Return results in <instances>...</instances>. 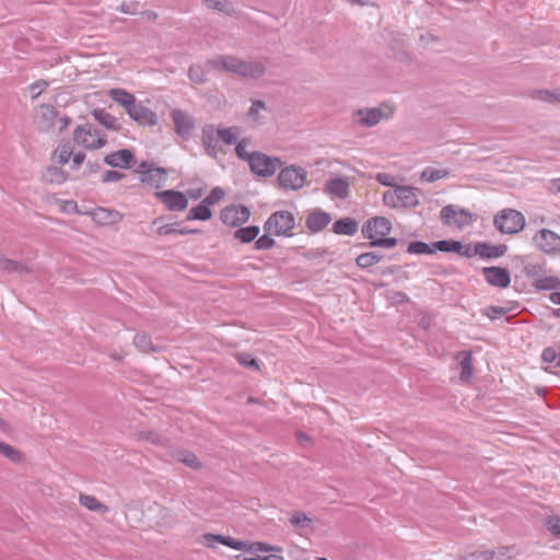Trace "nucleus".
Listing matches in <instances>:
<instances>
[{
    "mask_svg": "<svg viewBox=\"0 0 560 560\" xmlns=\"http://www.w3.org/2000/svg\"><path fill=\"white\" fill-rule=\"evenodd\" d=\"M383 201L388 207L398 208L399 199H398L397 187L393 191L392 190L385 191L383 194Z\"/></svg>",
    "mask_w": 560,
    "mask_h": 560,
    "instance_id": "obj_63",
    "label": "nucleus"
},
{
    "mask_svg": "<svg viewBox=\"0 0 560 560\" xmlns=\"http://www.w3.org/2000/svg\"><path fill=\"white\" fill-rule=\"evenodd\" d=\"M56 153H58V162L61 165L67 164L73 154V147L69 142L60 144L56 149Z\"/></svg>",
    "mask_w": 560,
    "mask_h": 560,
    "instance_id": "obj_51",
    "label": "nucleus"
},
{
    "mask_svg": "<svg viewBox=\"0 0 560 560\" xmlns=\"http://www.w3.org/2000/svg\"><path fill=\"white\" fill-rule=\"evenodd\" d=\"M218 137L225 143V144H233L237 140V133L235 131V128L229 127L223 129L217 130Z\"/></svg>",
    "mask_w": 560,
    "mask_h": 560,
    "instance_id": "obj_55",
    "label": "nucleus"
},
{
    "mask_svg": "<svg viewBox=\"0 0 560 560\" xmlns=\"http://www.w3.org/2000/svg\"><path fill=\"white\" fill-rule=\"evenodd\" d=\"M447 248L448 243H446L444 240L436 241L430 244L422 241H411L408 244L406 252L412 255H430L435 254L436 252H443L444 249Z\"/></svg>",
    "mask_w": 560,
    "mask_h": 560,
    "instance_id": "obj_14",
    "label": "nucleus"
},
{
    "mask_svg": "<svg viewBox=\"0 0 560 560\" xmlns=\"http://www.w3.org/2000/svg\"><path fill=\"white\" fill-rule=\"evenodd\" d=\"M282 166V161L276 156H269L262 152L255 151L252 161H249L250 171L261 177L272 176L278 167Z\"/></svg>",
    "mask_w": 560,
    "mask_h": 560,
    "instance_id": "obj_5",
    "label": "nucleus"
},
{
    "mask_svg": "<svg viewBox=\"0 0 560 560\" xmlns=\"http://www.w3.org/2000/svg\"><path fill=\"white\" fill-rule=\"evenodd\" d=\"M138 436L140 440L151 442L152 444H161L163 440L162 435L151 430L140 431Z\"/></svg>",
    "mask_w": 560,
    "mask_h": 560,
    "instance_id": "obj_61",
    "label": "nucleus"
},
{
    "mask_svg": "<svg viewBox=\"0 0 560 560\" xmlns=\"http://www.w3.org/2000/svg\"><path fill=\"white\" fill-rule=\"evenodd\" d=\"M532 96L549 103L560 102V92L557 91L535 90Z\"/></svg>",
    "mask_w": 560,
    "mask_h": 560,
    "instance_id": "obj_44",
    "label": "nucleus"
},
{
    "mask_svg": "<svg viewBox=\"0 0 560 560\" xmlns=\"http://www.w3.org/2000/svg\"><path fill=\"white\" fill-rule=\"evenodd\" d=\"M508 252L506 244L493 245L488 242L475 243V253L482 259L491 260L502 257Z\"/></svg>",
    "mask_w": 560,
    "mask_h": 560,
    "instance_id": "obj_18",
    "label": "nucleus"
},
{
    "mask_svg": "<svg viewBox=\"0 0 560 560\" xmlns=\"http://www.w3.org/2000/svg\"><path fill=\"white\" fill-rule=\"evenodd\" d=\"M92 218L100 225H110L121 221L122 214L116 210L97 208L92 212Z\"/></svg>",
    "mask_w": 560,
    "mask_h": 560,
    "instance_id": "obj_23",
    "label": "nucleus"
},
{
    "mask_svg": "<svg viewBox=\"0 0 560 560\" xmlns=\"http://www.w3.org/2000/svg\"><path fill=\"white\" fill-rule=\"evenodd\" d=\"M154 197L161 201L168 211H183L188 207V198L185 192L166 189L156 191Z\"/></svg>",
    "mask_w": 560,
    "mask_h": 560,
    "instance_id": "obj_10",
    "label": "nucleus"
},
{
    "mask_svg": "<svg viewBox=\"0 0 560 560\" xmlns=\"http://www.w3.org/2000/svg\"><path fill=\"white\" fill-rule=\"evenodd\" d=\"M399 207L415 208L419 205V188L412 186H397Z\"/></svg>",
    "mask_w": 560,
    "mask_h": 560,
    "instance_id": "obj_21",
    "label": "nucleus"
},
{
    "mask_svg": "<svg viewBox=\"0 0 560 560\" xmlns=\"http://www.w3.org/2000/svg\"><path fill=\"white\" fill-rule=\"evenodd\" d=\"M178 460L192 469H200L202 467V464L200 463L198 457L194 453L188 451L183 452L179 455Z\"/></svg>",
    "mask_w": 560,
    "mask_h": 560,
    "instance_id": "obj_49",
    "label": "nucleus"
},
{
    "mask_svg": "<svg viewBox=\"0 0 560 560\" xmlns=\"http://www.w3.org/2000/svg\"><path fill=\"white\" fill-rule=\"evenodd\" d=\"M128 116L140 126H155L158 125V115L142 103L136 102L131 109L127 113Z\"/></svg>",
    "mask_w": 560,
    "mask_h": 560,
    "instance_id": "obj_13",
    "label": "nucleus"
},
{
    "mask_svg": "<svg viewBox=\"0 0 560 560\" xmlns=\"http://www.w3.org/2000/svg\"><path fill=\"white\" fill-rule=\"evenodd\" d=\"M125 177H126L125 173H121V172H118V171H115V170H108V171H105L103 173L101 182L103 184H107V183H113V182L121 180Z\"/></svg>",
    "mask_w": 560,
    "mask_h": 560,
    "instance_id": "obj_62",
    "label": "nucleus"
},
{
    "mask_svg": "<svg viewBox=\"0 0 560 560\" xmlns=\"http://www.w3.org/2000/svg\"><path fill=\"white\" fill-rule=\"evenodd\" d=\"M214 70L226 71L243 79L258 80L266 73V66L258 60H243L232 55H221L208 60Z\"/></svg>",
    "mask_w": 560,
    "mask_h": 560,
    "instance_id": "obj_1",
    "label": "nucleus"
},
{
    "mask_svg": "<svg viewBox=\"0 0 560 560\" xmlns=\"http://www.w3.org/2000/svg\"><path fill=\"white\" fill-rule=\"evenodd\" d=\"M0 271L8 273L28 275L32 272V269L21 261L3 258L0 256Z\"/></svg>",
    "mask_w": 560,
    "mask_h": 560,
    "instance_id": "obj_29",
    "label": "nucleus"
},
{
    "mask_svg": "<svg viewBox=\"0 0 560 560\" xmlns=\"http://www.w3.org/2000/svg\"><path fill=\"white\" fill-rule=\"evenodd\" d=\"M523 272L527 278H533L535 281L536 279H540L545 273V266L540 264H529L524 267Z\"/></svg>",
    "mask_w": 560,
    "mask_h": 560,
    "instance_id": "obj_54",
    "label": "nucleus"
},
{
    "mask_svg": "<svg viewBox=\"0 0 560 560\" xmlns=\"http://www.w3.org/2000/svg\"><path fill=\"white\" fill-rule=\"evenodd\" d=\"M167 175V168L158 166L153 167L151 173H149L144 177H140V182L143 184H149L150 186L159 189L166 183Z\"/></svg>",
    "mask_w": 560,
    "mask_h": 560,
    "instance_id": "obj_25",
    "label": "nucleus"
},
{
    "mask_svg": "<svg viewBox=\"0 0 560 560\" xmlns=\"http://www.w3.org/2000/svg\"><path fill=\"white\" fill-rule=\"evenodd\" d=\"M533 243L546 255L555 256L560 253V235L549 229H540L533 236Z\"/></svg>",
    "mask_w": 560,
    "mask_h": 560,
    "instance_id": "obj_7",
    "label": "nucleus"
},
{
    "mask_svg": "<svg viewBox=\"0 0 560 560\" xmlns=\"http://www.w3.org/2000/svg\"><path fill=\"white\" fill-rule=\"evenodd\" d=\"M108 95L114 102L122 106L126 113H128L137 102L135 95L124 89H110Z\"/></svg>",
    "mask_w": 560,
    "mask_h": 560,
    "instance_id": "obj_26",
    "label": "nucleus"
},
{
    "mask_svg": "<svg viewBox=\"0 0 560 560\" xmlns=\"http://www.w3.org/2000/svg\"><path fill=\"white\" fill-rule=\"evenodd\" d=\"M73 141L88 150H97L106 145V136L91 124L79 125L73 131Z\"/></svg>",
    "mask_w": 560,
    "mask_h": 560,
    "instance_id": "obj_2",
    "label": "nucleus"
},
{
    "mask_svg": "<svg viewBox=\"0 0 560 560\" xmlns=\"http://www.w3.org/2000/svg\"><path fill=\"white\" fill-rule=\"evenodd\" d=\"M446 243H448V248L444 249V253H456L460 256L470 258L474 255H477L475 253V247L471 249L469 245H464L460 241L457 240H444Z\"/></svg>",
    "mask_w": 560,
    "mask_h": 560,
    "instance_id": "obj_34",
    "label": "nucleus"
},
{
    "mask_svg": "<svg viewBox=\"0 0 560 560\" xmlns=\"http://www.w3.org/2000/svg\"><path fill=\"white\" fill-rule=\"evenodd\" d=\"M508 311L509 310L505 307L490 305L489 307L483 310L482 313H483V315L488 316L490 319H495L500 316L505 315L508 313Z\"/></svg>",
    "mask_w": 560,
    "mask_h": 560,
    "instance_id": "obj_64",
    "label": "nucleus"
},
{
    "mask_svg": "<svg viewBox=\"0 0 560 560\" xmlns=\"http://www.w3.org/2000/svg\"><path fill=\"white\" fill-rule=\"evenodd\" d=\"M212 218V210L211 208L201 200L200 203L196 207H192L186 217L187 221L191 220H199V221H207Z\"/></svg>",
    "mask_w": 560,
    "mask_h": 560,
    "instance_id": "obj_31",
    "label": "nucleus"
},
{
    "mask_svg": "<svg viewBox=\"0 0 560 560\" xmlns=\"http://www.w3.org/2000/svg\"><path fill=\"white\" fill-rule=\"evenodd\" d=\"M537 291H550L560 289V279L556 276H541L536 279L532 284Z\"/></svg>",
    "mask_w": 560,
    "mask_h": 560,
    "instance_id": "obj_33",
    "label": "nucleus"
},
{
    "mask_svg": "<svg viewBox=\"0 0 560 560\" xmlns=\"http://www.w3.org/2000/svg\"><path fill=\"white\" fill-rule=\"evenodd\" d=\"M69 177L67 171L58 166H48L42 173V180L46 184L60 185L65 183Z\"/></svg>",
    "mask_w": 560,
    "mask_h": 560,
    "instance_id": "obj_27",
    "label": "nucleus"
},
{
    "mask_svg": "<svg viewBox=\"0 0 560 560\" xmlns=\"http://www.w3.org/2000/svg\"><path fill=\"white\" fill-rule=\"evenodd\" d=\"M218 133L213 125H207L202 129L201 142L207 153L211 156H214L219 151L215 139Z\"/></svg>",
    "mask_w": 560,
    "mask_h": 560,
    "instance_id": "obj_28",
    "label": "nucleus"
},
{
    "mask_svg": "<svg viewBox=\"0 0 560 560\" xmlns=\"http://www.w3.org/2000/svg\"><path fill=\"white\" fill-rule=\"evenodd\" d=\"M275 550L280 551L281 549L276 546L269 545L267 542H261V541H255V542H250V544L248 542V547H247V552H249L252 555H257L258 552H269V551H275Z\"/></svg>",
    "mask_w": 560,
    "mask_h": 560,
    "instance_id": "obj_47",
    "label": "nucleus"
},
{
    "mask_svg": "<svg viewBox=\"0 0 560 560\" xmlns=\"http://www.w3.org/2000/svg\"><path fill=\"white\" fill-rule=\"evenodd\" d=\"M188 77L190 81L196 84H202L207 81L206 73L201 66L192 65L188 70Z\"/></svg>",
    "mask_w": 560,
    "mask_h": 560,
    "instance_id": "obj_53",
    "label": "nucleus"
},
{
    "mask_svg": "<svg viewBox=\"0 0 560 560\" xmlns=\"http://www.w3.org/2000/svg\"><path fill=\"white\" fill-rule=\"evenodd\" d=\"M455 225L457 228H464L470 225L472 222V214L467 209L456 207Z\"/></svg>",
    "mask_w": 560,
    "mask_h": 560,
    "instance_id": "obj_48",
    "label": "nucleus"
},
{
    "mask_svg": "<svg viewBox=\"0 0 560 560\" xmlns=\"http://www.w3.org/2000/svg\"><path fill=\"white\" fill-rule=\"evenodd\" d=\"M290 523L296 528L311 527L313 520L303 512H296L290 517Z\"/></svg>",
    "mask_w": 560,
    "mask_h": 560,
    "instance_id": "obj_45",
    "label": "nucleus"
},
{
    "mask_svg": "<svg viewBox=\"0 0 560 560\" xmlns=\"http://www.w3.org/2000/svg\"><path fill=\"white\" fill-rule=\"evenodd\" d=\"M492 556L488 550H476L464 556H459L456 560H491Z\"/></svg>",
    "mask_w": 560,
    "mask_h": 560,
    "instance_id": "obj_59",
    "label": "nucleus"
},
{
    "mask_svg": "<svg viewBox=\"0 0 560 560\" xmlns=\"http://www.w3.org/2000/svg\"><path fill=\"white\" fill-rule=\"evenodd\" d=\"M93 118L103 127L112 131H120L121 125L118 122L117 118L112 114L107 113L103 108H95L91 112Z\"/></svg>",
    "mask_w": 560,
    "mask_h": 560,
    "instance_id": "obj_24",
    "label": "nucleus"
},
{
    "mask_svg": "<svg viewBox=\"0 0 560 560\" xmlns=\"http://www.w3.org/2000/svg\"><path fill=\"white\" fill-rule=\"evenodd\" d=\"M103 162L112 167L130 170L137 164V159L132 150L119 149L105 155Z\"/></svg>",
    "mask_w": 560,
    "mask_h": 560,
    "instance_id": "obj_12",
    "label": "nucleus"
},
{
    "mask_svg": "<svg viewBox=\"0 0 560 560\" xmlns=\"http://www.w3.org/2000/svg\"><path fill=\"white\" fill-rule=\"evenodd\" d=\"M203 3L208 9H212L228 15H231L233 9L231 10L228 4V0H203Z\"/></svg>",
    "mask_w": 560,
    "mask_h": 560,
    "instance_id": "obj_52",
    "label": "nucleus"
},
{
    "mask_svg": "<svg viewBox=\"0 0 560 560\" xmlns=\"http://www.w3.org/2000/svg\"><path fill=\"white\" fill-rule=\"evenodd\" d=\"M384 258L385 255L381 254L380 252H366L360 254L357 257L355 264L361 269H369L370 267H373L382 261Z\"/></svg>",
    "mask_w": 560,
    "mask_h": 560,
    "instance_id": "obj_30",
    "label": "nucleus"
},
{
    "mask_svg": "<svg viewBox=\"0 0 560 560\" xmlns=\"http://www.w3.org/2000/svg\"><path fill=\"white\" fill-rule=\"evenodd\" d=\"M330 222V213L322 209H315L307 214L305 225L311 232L318 233L322 232Z\"/></svg>",
    "mask_w": 560,
    "mask_h": 560,
    "instance_id": "obj_19",
    "label": "nucleus"
},
{
    "mask_svg": "<svg viewBox=\"0 0 560 560\" xmlns=\"http://www.w3.org/2000/svg\"><path fill=\"white\" fill-rule=\"evenodd\" d=\"M234 358L242 366L258 371L260 369L258 360L248 352H237Z\"/></svg>",
    "mask_w": 560,
    "mask_h": 560,
    "instance_id": "obj_39",
    "label": "nucleus"
},
{
    "mask_svg": "<svg viewBox=\"0 0 560 560\" xmlns=\"http://www.w3.org/2000/svg\"><path fill=\"white\" fill-rule=\"evenodd\" d=\"M460 355L463 358L459 362V365H460L459 380L462 382H467L472 376V372H474L472 355H471L470 351H463V352H460Z\"/></svg>",
    "mask_w": 560,
    "mask_h": 560,
    "instance_id": "obj_35",
    "label": "nucleus"
},
{
    "mask_svg": "<svg viewBox=\"0 0 560 560\" xmlns=\"http://www.w3.org/2000/svg\"><path fill=\"white\" fill-rule=\"evenodd\" d=\"M247 142L248 140L243 138L241 139L237 143H236V147H235V153L237 155L238 159L241 160H244L246 162L249 163V161H252V156H254V152L249 153L247 150H246V147H247Z\"/></svg>",
    "mask_w": 560,
    "mask_h": 560,
    "instance_id": "obj_57",
    "label": "nucleus"
},
{
    "mask_svg": "<svg viewBox=\"0 0 560 560\" xmlns=\"http://www.w3.org/2000/svg\"><path fill=\"white\" fill-rule=\"evenodd\" d=\"M133 345L145 353L160 351V348L153 345L151 336L148 334H137L133 338Z\"/></svg>",
    "mask_w": 560,
    "mask_h": 560,
    "instance_id": "obj_36",
    "label": "nucleus"
},
{
    "mask_svg": "<svg viewBox=\"0 0 560 560\" xmlns=\"http://www.w3.org/2000/svg\"><path fill=\"white\" fill-rule=\"evenodd\" d=\"M58 117L57 108L51 104H42L39 106V114L37 115L38 129L42 132H48L56 126Z\"/></svg>",
    "mask_w": 560,
    "mask_h": 560,
    "instance_id": "obj_17",
    "label": "nucleus"
},
{
    "mask_svg": "<svg viewBox=\"0 0 560 560\" xmlns=\"http://www.w3.org/2000/svg\"><path fill=\"white\" fill-rule=\"evenodd\" d=\"M481 273L486 282L498 289H506L511 284V273L508 268L501 266L483 267Z\"/></svg>",
    "mask_w": 560,
    "mask_h": 560,
    "instance_id": "obj_11",
    "label": "nucleus"
},
{
    "mask_svg": "<svg viewBox=\"0 0 560 560\" xmlns=\"http://www.w3.org/2000/svg\"><path fill=\"white\" fill-rule=\"evenodd\" d=\"M324 191L338 199H346L350 194V180L346 176H336L326 180Z\"/></svg>",
    "mask_w": 560,
    "mask_h": 560,
    "instance_id": "obj_15",
    "label": "nucleus"
},
{
    "mask_svg": "<svg viewBox=\"0 0 560 560\" xmlns=\"http://www.w3.org/2000/svg\"><path fill=\"white\" fill-rule=\"evenodd\" d=\"M393 224L389 219L385 217L375 215L368 219L361 229L362 235L370 241L376 240V237H383L389 235L392 232Z\"/></svg>",
    "mask_w": 560,
    "mask_h": 560,
    "instance_id": "obj_8",
    "label": "nucleus"
},
{
    "mask_svg": "<svg viewBox=\"0 0 560 560\" xmlns=\"http://www.w3.org/2000/svg\"><path fill=\"white\" fill-rule=\"evenodd\" d=\"M513 547H500L498 549L488 550L491 553V560H512Z\"/></svg>",
    "mask_w": 560,
    "mask_h": 560,
    "instance_id": "obj_58",
    "label": "nucleus"
},
{
    "mask_svg": "<svg viewBox=\"0 0 560 560\" xmlns=\"http://www.w3.org/2000/svg\"><path fill=\"white\" fill-rule=\"evenodd\" d=\"M306 174L303 167L290 165L279 172L277 180L283 189L298 190L305 185Z\"/></svg>",
    "mask_w": 560,
    "mask_h": 560,
    "instance_id": "obj_6",
    "label": "nucleus"
},
{
    "mask_svg": "<svg viewBox=\"0 0 560 560\" xmlns=\"http://www.w3.org/2000/svg\"><path fill=\"white\" fill-rule=\"evenodd\" d=\"M546 528L556 537H560V517L557 515L549 516L545 521Z\"/></svg>",
    "mask_w": 560,
    "mask_h": 560,
    "instance_id": "obj_60",
    "label": "nucleus"
},
{
    "mask_svg": "<svg viewBox=\"0 0 560 560\" xmlns=\"http://www.w3.org/2000/svg\"><path fill=\"white\" fill-rule=\"evenodd\" d=\"M294 226L295 218L287 210L273 212L264 223L265 232L272 231L275 236H292Z\"/></svg>",
    "mask_w": 560,
    "mask_h": 560,
    "instance_id": "obj_4",
    "label": "nucleus"
},
{
    "mask_svg": "<svg viewBox=\"0 0 560 560\" xmlns=\"http://www.w3.org/2000/svg\"><path fill=\"white\" fill-rule=\"evenodd\" d=\"M0 453L13 463H19L22 459L21 453L15 447L1 441Z\"/></svg>",
    "mask_w": 560,
    "mask_h": 560,
    "instance_id": "obj_46",
    "label": "nucleus"
},
{
    "mask_svg": "<svg viewBox=\"0 0 560 560\" xmlns=\"http://www.w3.org/2000/svg\"><path fill=\"white\" fill-rule=\"evenodd\" d=\"M272 231L265 232L264 235L255 240L254 249L256 250H266L270 249L276 245V241L272 237Z\"/></svg>",
    "mask_w": 560,
    "mask_h": 560,
    "instance_id": "obj_40",
    "label": "nucleus"
},
{
    "mask_svg": "<svg viewBox=\"0 0 560 560\" xmlns=\"http://www.w3.org/2000/svg\"><path fill=\"white\" fill-rule=\"evenodd\" d=\"M225 196V190L219 186L212 188L209 192V195L203 198L202 200L209 206H213L218 203L221 199H223Z\"/></svg>",
    "mask_w": 560,
    "mask_h": 560,
    "instance_id": "obj_56",
    "label": "nucleus"
},
{
    "mask_svg": "<svg viewBox=\"0 0 560 560\" xmlns=\"http://www.w3.org/2000/svg\"><path fill=\"white\" fill-rule=\"evenodd\" d=\"M524 214L515 209H503L495 214L493 225L503 234H516L525 228Z\"/></svg>",
    "mask_w": 560,
    "mask_h": 560,
    "instance_id": "obj_3",
    "label": "nucleus"
},
{
    "mask_svg": "<svg viewBox=\"0 0 560 560\" xmlns=\"http://www.w3.org/2000/svg\"><path fill=\"white\" fill-rule=\"evenodd\" d=\"M450 174L448 170H438L431 166L425 167L421 173V178L425 182L433 183L439 179L447 177Z\"/></svg>",
    "mask_w": 560,
    "mask_h": 560,
    "instance_id": "obj_38",
    "label": "nucleus"
},
{
    "mask_svg": "<svg viewBox=\"0 0 560 560\" xmlns=\"http://www.w3.org/2000/svg\"><path fill=\"white\" fill-rule=\"evenodd\" d=\"M80 503L90 511L106 512L108 508L101 503L95 497L81 493L79 497Z\"/></svg>",
    "mask_w": 560,
    "mask_h": 560,
    "instance_id": "obj_37",
    "label": "nucleus"
},
{
    "mask_svg": "<svg viewBox=\"0 0 560 560\" xmlns=\"http://www.w3.org/2000/svg\"><path fill=\"white\" fill-rule=\"evenodd\" d=\"M250 218V210L245 205H230L220 212L221 221L229 226H241Z\"/></svg>",
    "mask_w": 560,
    "mask_h": 560,
    "instance_id": "obj_9",
    "label": "nucleus"
},
{
    "mask_svg": "<svg viewBox=\"0 0 560 560\" xmlns=\"http://www.w3.org/2000/svg\"><path fill=\"white\" fill-rule=\"evenodd\" d=\"M399 241L396 237L383 236L376 237L374 241H370L368 244H362L363 246L369 247H383V248H394L398 245Z\"/></svg>",
    "mask_w": 560,
    "mask_h": 560,
    "instance_id": "obj_42",
    "label": "nucleus"
},
{
    "mask_svg": "<svg viewBox=\"0 0 560 560\" xmlns=\"http://www.w3.org/2000/svg\"><path fill=\"white\" fill-rule=\"evenodd\" d=\"M359 230V222L351 217H345L336 220L332 224L331 231L338 235L352 236Z\"/></svg>",
    "mask_w": 560,
    "mask_h": 560,
    "instance_id": "obj_22",
    "label": "nucleus"
},
{
    "mask_svg": "<svg viewBox=\"0 0 560 560\" xmlns=\"http://www.w3.org/2000/svg\"><path fill=\"white\" fill-rule=\"evenodd\" d=\"M355 115L359 117L360 125L365 127L376 126L386 117L383 110L378 107L361 108L355 112Z\"/></svg>",
    "mask_w": 560,
    "mask_h": 560,
    "instance_id": "obj_20",
    "label": "nucleus"
},
{
    "mask_svg": "<svg viewBox=\"0 0 560 560\" xmlns=\"http://www.w3.org/2000/svg\"><path fill=\"white\" fill-rule=\"evenodd\" d=\"M164 217H158L153 220L152 224L153 225H159L158 230H156V233L160 235V236H164V235H172V234H176V231H177V228L176 225L178 224L177 222L175 223H166V224H163V221H164Z\"/></svg>",
    "mask_w": 560,
    "mask_h": 560,
    "instance_id": "obj_41",
    "label": "nucleus"
},
{
    "mask_svg": "<svg viewBox=\"0 0 560 560\" xmlns=\"http://www.w3.org/2000/svg\"><path fill=\"white\" fill-rule=\"evenodd\" d=\"M260 233V228L258 225H248L245 228H238L234 232V237L238 240L243 244H248L255 241Z\"/></svg>",
    "mask_w": 560,
    "mask_h": 560,
    "instance_id": "obj_32",
    "label": "nucleus"
},
{
    "mask_svg": "<svg viewBox=\"0 0 560 560\" xmlns=\"http://www.w3.org/2000/svg\"><path fill=\"white\" fill-rule=\"evenodd\" d=\"M456 207L454 205H447L442 208L440 212V219L445 225H455V218L457 215L456 213Z\"/></svg>",
    "mask_w": 560,
    "mask_h": 560,
    "instance_id": "obj_43",
    "label": "nucleus"
},
{
    "mask_svg": "<svg viewBox=\"0 0 560 560\" xmlns=\"http://www.w3.org/2000/svg\"><path fill=\"white\" fill-rule=\"evenodd\" d=\"M176 133L187 139L195 128L194 119L180 109H174L171 113Z\"/></svg>",
    "mask_w": 560,
    "mask_h": 560,
    "instance_id": "obj_16",
    "label": "nucleus"
},
{
    "mask_svg": "<svg viewBox=\"0 0 560 560\" xmlns=\"http://www.w3.org/2000/svg\"><path fill=\"white\" fill-rule=\"evenodd\" d=\"M226 539H228V536L220 535V534L207 533V534L202 535V542L208 548H214L215 544H221V545L225 546Z\"/></svg>",
    "mask_w": 560,
    "mask_h": 560,
    "instance_id": "obj_50",
    "label": "nucleus"
}]
</instances>
